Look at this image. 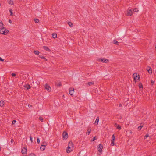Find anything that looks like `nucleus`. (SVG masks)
Listing matches in <instances>:
<instances>
[{"label":"nucleus","mask_w":156,"mask_h":156,"mask_svg":"<svg viewBox=\"0 0 156 156\" xmlns=\"http://www.w3.org/2000/svg\"><path fill=\"white\" fill-rule=\"evenodd\" d=\"M73 144L71 142H69L68 146L66 149V151L67 153L70 152L73 150Z\"/></svg>","instance_id":"f257e3e1"},{"label":"nucleus","mask_w":156,"mask_h":156,"mask_svg":"<svg viewBox=\"0 0 156 156\" xmlns=\"http://www.w3.org/2000/svg\"><path fill=\"white\" fill-rule=\"evenodd\" d=\"M9 32V31L8 30L5 29V28L3 27V28H1L0 30V33L1 34H4L5 35H6L8 32Z\"/></svg>","instance_id":"f03ea898"},{"label":"nucleus","mask_w":156,"mask_h":156,"mask_svg":"<svg viewBox=\"0 0 156 156\" xmlns=\"http://www.w3.org/2000/svg\"><path fill=\"white\" fill-rule=\"evenodd\" d=\"M133 12L132 9H128L126 11V14L128 16H130L132 15Z\"/></svg>","instance_id":"7ed1b4c3"},{"label":"nucleus","mask_w":156,"mask_h":156,"mask_svg":"<svg viewBox=\"0 0 156 156\" xmlns=\"http://www.w3.org/2000/svg\"><path fill=\"white\" fill-rule=\"evenodd\" d=\"M98 61L105 63H107L108 61V59L105 58H99L98 59Z\"/></svg>","instance_id":"20e7f679"},{"label":"nucleus","mask_w":156,"mask_h":156,"mask_svg":"<svg viewBox=\"0 0 156 156\" xmlns=\"http://www.w3.org/2000/svg\"><path fill=\"white\" fill-rule=\"evenodd\" d=\"M62 135H63V140H66V139H67V138L68 137V133L66 131L63 132V133Z\"/></svg>","instance_id":"39448f33"},{"label":"nucleus","mask_w":156,"mask_h":156,"mask_svg":"<svg viewBox=\"0 0 156 156\" xmlns=\"http://www.w3.org/2000/svg\"><path fill=\"white\" fill-rule=\"evenodd\" d=\"M133 77L135 80H139L140 77L139 75L137 73H134L133 75Z\"/></svg>","instance_id":"423d86ee"},{"label":"nucleus","mask_w":156,"mask_h":156,"mask_svg":"<svg viewBox=\"0 0 156 156\" xmlns=\"http://www.w3.org/2000/svg\"><path fill=\"white\" fill-rule=\"evenodd\" d=\"M74 90V89L73 87H71L69 89V93L72 96H73Z\"/></svg>","instance_id":"0eeeda50"},{"label":"nucleus","mask_w":156,"mask_h":156,"mask_svg":"<svg viewBox=\"0 0 156 156\" xmlns=\"http://www.w3.org/2000/svg\"><path fill=\"white\" fill-rule=\"evenodd\" d=\"M103 148V146L102 145L100 144L98 145V150L99 152L101 153V152Z\"/></svg>","instance_id":"6e6552de"},{"label":"nucleus","mask_w":156,"mask_h":156,"mask_svg":"<svg viewBox=\"0 0 156 156\" xmlns=\"http://www.w3.org/2000/svg\"><path fill=\"white\" fill-rule=\"evenodd\" d=\"M132 132L131 130H129L126 131V134L128 136H129L132 134Z\"/></svg>","instance_id":"1a4fd4ad"},{"label":"nucleus","mask_w":156,"mask_h":156,"mask_svg":"<svg viewBox=\"0 0 156 156\" xmlns=\"http://www.w3.org/2000/svg\"><path fill=\"white\" fill-rule=\"evenodd\" d=\"M45 87L46 90H48V91H51V88L47 84H45Z\"/></svg>","instance_id":"9d476101"},{"label":"nucleus","mask_w":156,"mask_h":156,"mask_svg":"<svg viewBox=\"0 0 156 156\" xmlns=\"http://www.w3.org/2000/svg\"><path fill=\"white\" fill-rule=\"evenodd\" d=\"M21 152L23 154H27V148L24 147L23 148Z\"/></svg>","instance_id":"9b49d317"},{"label":"nucleus","mask_w":156,"mask_h":156,"mask_svg":"<svg viewBox=\"0 0 156 156\" xmlns=\"http://www.w3.org/2000/svg\"><path fill=\"white\" fill-rule=\"evenodd\" d=\"M5 102L4 101L1 100L0 101V106L1 107H3L4 105Z\"/></svg>","instance_id":"f8f14e48"},{"label":"nucleus","mask_w":156,"mask_h":156,"mask_svg":"<svg viewBox=\"0 0 156 156\" xmlns=\"http://www.w3.org/2000/svg\"><path fill=\"white\" fill-rule=\"evenodd\" d=\"M99 117H98L95 120V124L96 125H97L99 122Z\"/></svg>","instance_id":"ddd939ff"},{"label":"nucleus","mask_w":156,"mask_h":156,"mask_svg":"<svg viewBox=\"0 0 156 156\" xmlns=\"http://www.w3.org/2000/svg\"><path fill=\"white\" fill-rule=\"evenodd\" d=\"M46 146V145H41L40 147V149L42 151H43L45 149V147Z\"/></svg>","instance_id":"4468645a"},{"label":"nucleus","mask_w":156,"mask_h":156,"mask_svg":"<svg viewBox=\"0 0 156 156\" xmlns=\"http://www.w3.org/2000/svg\"><path fill=\"white\" fill-rule=\"evenodd\" d=\"M24 87L27 90H28V89H30L31 88L30 86L28 84L24 86Z\"/></svg>","instance_id":"2eb2a0df"},{"label":"nucleus","mask_w":156,"mask_h":156,"mask_svg":"<svg viewBox=\"0 0 156 156\" xmlns=\"http://www.w3.org/2000/svg\"><path fill=\"white\" fill-rule=\"evenodd\" d=\"M8 1L9 4H11V5H14V2L12 0H8Z\"/></svg>","instance_id":"dca6fc26"},{"label":"nucleus","mask_w":156,"mask_h":156,"mask_svg":"<svg viewBox=\"0 0 156 156\" xmlns=\"http://www.w3.org/2000/svg\"><path fill=\"white\" fill-rule=\"evenodd\" d=\"M52 37L55 39L57 37V34L55 33H53L52 34Z\"/></svg>","instance_id":"f3484780"},{"label":"nucleus","mask_w":156,"mask_h":156,"mask_svg":"<svg viewBox=\"0 0 156 156\" xmlns=\"http://www.w3.org/2000/svg\"><path fill=\"white\" fill-rule=\"evenodd\" d=\"M147 70L148 71V72L149 73H152V70L151 69L150 67H149V69H147Z\"/></svg>","instance_id":"a211bd4d"},{"label":"nucleus","mask_w":156,"mask_h":156,"mask_svg":"<svg viewBox=\"0 0 156 156\" xmlns=\"http://www.w3.org/2000/svg\"><path fill=\"white\" fill-rule=\"evenodd\" d=\"M55 84L58 87H60L61 86V83L60 82H56Z\"/></svg>","instance_id":"6ab92c4d"},{"label":"nucleus","mask_w":156,"mask_h":156,"mask_svg":"<svg viewBox=\"0 0 156 156\" xmlns=\"http://www.w3.org/2000/svg\"><path fill=\"white\" fill-rule=\"evenodd\" d=\"M43 48L47 51H50V49L47 46H44Z\"/></svg>","instance_id":"aec40b11"},{"label":"nucleus","mask_w":156,"mask_h":156,"mask_svg":"<svg viewBox=\"0 0 156 156\" xmlns=\"http://www.w3.org/2000/svg\"><path fill=\"white\" fill-rule=\"evenodd\" d=\"M139 88H140V90H141V89H143V85H142V84L141 83H140L139 84Z\"/></svg>","instance_id":"412c9836"},{"label":"nucleus","mask_w":156,"mask_h":156,"mask_svg":"<svg viewBox=\"0 0 156 156\" xmlns=\"http://www.w3.org/2000/svg\"><path fill=\"white\" fill-rule=\"evenodd\" d=\"M39 57H40V58H43V59H44V60H45V61H47V59L44 57V56H42L41 55H39Z\"/></svg>","instance_id":"4be33fe9"},{"label":"nucleus","mask_w":156,"mask_h":156,"mask_svg":"<svg viewBox=\"0 0 156 156\" xmlns=\"http://www.w3.org/2000/svg\"><path fill=\"white\" fill-rule=\"evenodd\" d=\"M113 43L114 44L116 45H118L119 44V42H118L116 40H114L113 41Z\"/></svg>","instance_id":"5701e85b"},{"label":"nucleus","mask_w":156,"mask_h":156,"mask_svg":"<svg viewBox=\"0 0 156 156\" xmlns=\"http://www.w3.org/2000/svg\"><path fill=\"white\" fill-rule=\"evenodd\" d=\"M94 82L93 81L89 82L88 83V85L90 86L94 84Z\"/></svg>","instance_id":"b1692460"},{"label":"nucleus","mask_w":156,"mask_h":156,"mask_svg":"<svg viewBox=\"0 0 156 156\" xmlns=\"http://www.w3.org/2000/svg\"><path fill=\"white\" fill-rule=\"evenodd\" d=\"M34 53L36 55H39L40 52L38 51H34Z\"/></svg>","instance_id":"393cba45"},{"label":"nucleus","mask_w":156,"mask_h":156,"mask_svg":"<svg viewBox=\"0 0 156 156\" xmlns=\"http://www.w3.org/2000/svg\"><path fill=\"white\" fill-rule=\"evenodd\" d=\"M68 24H69V26L71 27H73V24L72 23H71V22H69L68 23Z\"/></svg>","instance_id":"a878e982"},{"label":"nucleus","mask_w":156,"mask_h":156,"mask_svg":"<svg viewBox=\"0 0 156 156\" xmlns=\"http://www.w3.org/2000/svg\"><path fill=\"white\" fill-rule=\"evenodd\" d=\"M133 11H134V12H137L138 11V10L137 8H135L134 9H132Z\"/></svg>","instance_id":"bb28decb"},{"label":"nucleus","mask_w":156,"mask_h":156,"mask_svg":"<svg viewBox=\"0 0 156 156\" xmlns=\"http://www.w3.org/2000/svg\"><path fill=\"white\" fill-rule=\"evenodd\" d=\"M143 125H142L141 124L138 127V129H139V130H140L141 129V128L143 127Z\"/></svg>","instance_id":"cd10ccee"},{"label":"nucleus","mask_w":156,"mask_h":156,"mask_svg":"<svg viewBox=\"0 0 156 156\" xmlns=\"http://www.w3.org/2000/svg\"><path fill=\"white\" fill-rule=\"evenodd\" d=\"M91 131V129H88L87 131V133L88 134V135H89Z\"/></svg>","instance_id":"c85d7f7f"},{"label":"nucleus","mask_w":156,"mask_h":156,"mask_svg":"<svg viewBox=\"0 0 156 156\" xmlns=\"http://www.w3.org/2000/svg\"><path fill=\"white\" fill-rule=\"evenodd\" d=\"M34 21L36 23H37L39 22V20L37 19H34Z\"/></svg>","instance_id":"c756f323"},{"label":"nucleus","mask_w":156,"mask_h":156,"mask_svg":"<svg viewBox=\"0 0 156 156\" xmlns=\"http://www.w3.org/2000/svg\"><path fill=\"white\" fill-rule=\"evenodd\" d=\"M39 119L41 122H43V118L41 117H39Z\"/></svg>","instance_id":"7c9ffc66"},{"label":"nucleus","mask_w":156,"mask_h":156,"mask_svg":"<svg viewBox=\"0 0 156 156\" xmlns=\"http://www.w3.org/2000/svg\"><path fill=\"white\" fill-rule=\"evenodd\" d=\"M9 12H10V15L11 16H12V14H13V13H12V9H10L9 10Z\"/></svg>","instance_id":"2f4dec72"},{"label":"nucleus","mask_w":156,"mask_h":156,"mask_svg":"<svg viewBox=\"0 0 156 156\" xmlns=\"http://www.w3.org/2000/svg\"><path fill=\"white\" fill-rule=\"evenodd\" d=\"M117 128L119 130H120L121 127L119 125H118L117 126Z\"/></svg>","instance_id":"473e14b6"},{"label":"nucleus","mask_w":156,"mask_h":156,"mask_svg":"<svg viewBox=\"0 0 156 156\" xmlns=\"http://www.w3.org/2000/svg\"><path fill=\"white\" fill-rule=\"evenodd\" d=\"M30 141H31V142L32 143L33 142L32 138L31 136H30Z\"/></svg>","instance_id":"72a5a7b5"},{"label":"nucleus","mask_w":156,"mask_h":156,"mask_svg":"<svg viewBox=\"0 0 156 156\" xmlns=\"http://www.w3.org/2000/svg\"><path fill=\"white\" fill-rule=\"evenodd\" d=\"M149 136V135L148 134L144 136V138L145 139H146L148 136Z\"/></svg>","instance_id":"f704fd0d"},{"label":"nucleus","mask_w":156,"mask_h":156,"mask_svg":"<svg viewBox=\"0 0 156 156\" xmlns=\"http://www.w3.org/2000/svg\"><path fill=\"white\" fill-rule=\"evenodd\" d=\"M37 141L38 144H39L40 143V140L39 138H37Z\"/></svg>","instance_id":"c9c22d12"},{"label":"nucleus","mask_w":156,"mask_h":156,"mask_svg":"<svg viewBox=\"0 0 156 156\" xmlns=\"http://www.w3.org/2000/svg\"><path fill=\"white\" fill-rule=\"evenodd\" d=\"M96 140V136H95V137H93V138H92V140H91V141H94V140Z\"/></svg>","instance_id":"e433bc0d"},{"label":"nucleus","mask_w":156,"mask_h":156,"mask_svg":"<svg viewBox=\"0 0 156 156\" xmlns=\"http://www.w3.org/2000/svg\"><path fill=\"white\" fill-rule=\"evenodd\" d=\"M11 75L12 77H15L16 76V74L15 73H12Z\"/></svg>","instance_id":"4c0bfd02"},{"label":"nucleus","mask_w":156,"mask_h":156,"mask_svg":"<svg viewBox=\"0 0 156 156\" xmlns=\"http://www.w3.org/2000/svg\"><path fill=\"white\" fill-rule=\"evenodd\" d=\"M151 84L152 85H154V81H153V80H152L151 81Z\"/></svg>","instance_id":"58836bf2"},{"label":"nucleus","mask_w":156,"mask_h":156,"mask_svg":"<svg viewBox=\"0 0 156 156\" xmlns=\"http://www.w3.org/2000/svg\"><path fill=\"white\" fill-rule=\"evenodd\" d=\"M16 122V121L15 120H13L12 122V124H14Z\"/></svg>","instance_id":"ea45409f"},{"label":"nucleus","mask_w":156,"mask_h":156,"mask_svg":"<svg viewBox=\"0 0 156 156\" xmlns=\"http://www.w3.org/2000/svg\"><path fill=\"white\" fill-rule=\"evenodd\" d=\"M114 142L111 141V145L112 146H114Z\"/></svg>","instance_id":"a19ab883"},{"label":"nucleus","mask_w":156,"mask_h":156,"mask_svg":"<svg viewBox=\"0 0 156 156\" xmlns=\"http://www.w3.org/2000/svg\"><path fill=\"white\" fill-rule=\"evenodd\" d=\"M115 136L114 135H113L112 136V139H115Z\"/></svg>","instance_id":"79ce46f5"},{"label":"nucleus","mask_w":156,"mask_h":156,"mask_svg":"<svg viewBox=\"0 0 156 156\" xmlns=\"http://www.w3.org/2000/svg\"><path fill=\"white\" fill-rule=\"evenodd\" d=\"M0 61H4V59L2 58L1 57H0Z\"/></svg>","instance_id":"37998d69"},{"label":"nucleus","mask_w":156,"mask_h":156,"mask_svg":"<svg viewBox=\"0 0 156 156\" xmlns=\"http://www.w3.org/2000/svg\"><path fill=\"white\" fill-rule=\"evenodd\" d=\"M3 25V23L2 21H0V26L1 25L2 26Z\"/></svg>","instance_id":"c03bdc74"},{"label":"nucleus","mask_w":156,"mask_h":156,"mask_svg":"<svg viewBox=\"0 0 156 156\" xmlns=\"http://www.w3.org/2000/svg\"><path fill=\"white\" fill-rule=\"evenodd\" d=\"M34 155H35L33 153H31L30 154V156H34Z\"/></svg>","instance_id":"a18cd8bd"},{"label":"nucleus","mask_w":156,"mask_h":156,"mask_svg":"<svg viewBox=\"0 0 156 156\" xmlns=\"http://www.w3.org/2000/svg\"><path fill=\"white\" fill-rule=\"evenodd\" d=\"M9 23H12V21L10 20H9Z\"/></svg>","instance_id":"49530a36"},{"label":"nucleus","mask_w":156,"mask_h":156,"mask_svg":"<svg viewBox=\"0 0 156 156\" xmlns=\"http://www.w3.org/2000/svg\"><path fill=\"white\" fill-rule=\"evenodd\" d=\"M119 107H122V104H119Z\"/></svg>","instance_id":"de8ad7c7"},{"label":"nucleus","mask_w":156,"mask_h":156,"mask_svg":"<svg viewBox=\"0 0 156 156\" xmlns=\"http://www.w3.org/2000/svg\"><path fill=\"white\" fill-rule=\"evenodd\" d=\"M13 139H12L11 140V143H13Z\"/></svg>","instance_id":"09e8293b"},{"label":"nucleus","mask_w":156,"mask_h":156,"mask_svg":"<svg viewBox=\"0 0 156 156\" xmlns=\"http://www.w3.org/2000/svg\"><path fill=\"white\" fill-rule=\"evenodd\" d=\"M115 139H112L111 141L114 142V141Z\"/></svg>","instance_id":"8fccbe9b"},{"label":"nucleus","mask_w":156,"mask_h":156,"mask_svg":"<svg viewBox=\"0 0 156 156\" xmlns=\"http://www.w3.org/2000/svg\"><path fill=\"white\" fill-rule=\"evenodd\" d=\"M28 106H29V107H32V106L31 105H28Z\"/></svg>","instance_id":"3c124183"}]
</instances>
